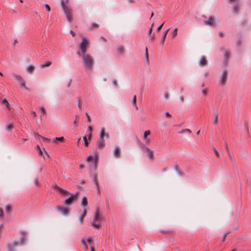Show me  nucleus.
Segmentation results:
<instances>
[{
    "label": "nucleus",
    "instance_id": "f257e3e1",
    "mask_svg": "<svg viewBox=\"0 0 251 251\" xmlns=\"http://www.w3.org/2000/svg\"><path fill=\"white\" fill-rule=\"evenodd\" d=\"M103 220V216L100 212L99 208H96L94 213V216L91 225L95 228H99L101 226V224Z\"/></svg>",
    "mask_w": 251,
    "mask_h": 251
},
{
    "label": "nucleus",
    "instance_id": "f03ea898",
    "mask_svg": "<svg viewBox=\"0 0 251 251\" xmlns=\"http://www.w3.org/2000/svg\"><path fill=\"white\" fill-rule=\"evenodd\" d=\"M22 236L21 238L18 241H14L6 245L7 251H16V248L17 246L22 245L25 243V234L24 232H22Z\"/></svg>",
    "mask_w": 251,
    "mask_h": 251
},
{
    "label": "nucleus",
    "instance_id": "7ed1b4c3",
    "mask_svg": "<svg viewBox=\"0 0 251 251\" xmlns=\"http://www.w3.org/2000/svg\"><path fill=\"white\" fill-rule=\"evenodd\" d=\"M83 63L85 67L89 70H92L94 64V60L93 57L89 54H81Z\"/></svg>",
    "mask_w": 251,
    "mask_h": 251
},
{
    "label": "nucleus",
    "instance_id": "20e7f679",
    "mask_svg": "<svg viewBox=\"0 0 251 251\" xmlns=\"http://www.w3.org/2000/svg\"><path fill=\"white\" fill-rule=\"evenodd\" d=\"M68 1V0H61V4L62 7L64 10L68 21L71 23L73 21V19L72 18V9L67 7L65 4V3H67Z\"/></svg>",
    "mask_w": 251,
    "mask_h": 251
},
{
    "label": "nucleus",
    "instance_id": "39448f33",
    "mask_svg": "<svg viewBox=\"0 0 251 251\" xmlns=\"http://www.w3.org/2000/svg\"><path fill=\"white\" fill-rule=\"evenodd\" d=\"M12 76L16 81L19 82L22 88H24L26 90H28V88L25 85V79L20 75L17 74L16 73H13Z\"/></svg>",
    "mask_w": 251,
    "mask_h": 251
},
{
    "label": "nucleus",
    "instance_id": "423d86ee",
    "mask_svg": "<svg viewBox=\"0 0 251 251\" xmlns=\"http://www.w3.org/2000/svg\"><path fill=\"white\" fill-rule=\"evenodd\" d=\"M89 45V41L87 38L83 37L82 41L79 45L81 50V54H84L86 53V49Z\"/></svg>",
    "mask_w": 251,
    "mask_h": 251
},
{
    "label": "nucleus",
    "instance_id": "0eeeda50",
    "mask_svg": "<svg viewBox=\"0 0 251 251\" xmlns=\"http://www.w3.org/2000/svg\"><path fill=\"white\" fill-rule=\"evenodd\" d=\"M227 1L229 3L234 4L232 12L234 13H238L240 8L239 0H227Z\"/></svg>",
    "mask_w": 251,
    "mask_h": 251
},
{
    "label": "nucleus",
    "instance_id": "6e6552de",
    "mask_svg": "<svg viewBox=\"0 0 251 251\" xmlns=\"http://www.w3.org/2000/svg\"><path fill=\"white\" fill-rule=\"evenodd\" d=\"M227 71L226 70H224L221 75L220 79H219V84L222 86H224L225 85L227 77Z\"/></svg>",
    "mask_w": 251,
    "mask_h": 251
},
{
    "label": "nucleus",
    "instance_id": "1a4fd4ad",
    "mask_svg": "<svg viewBox=\"0 0 251 251\" xmlns=\"http://www.w3.org/2000/svg\"><path fill=\"white\" fill-rule=\"evenodd\" d=\"M99 158L98 155L94 153L93 155H89L87 157V161L88 162H93L95 164V167L97 166V162Z\"/></svg>",
    "mask_w": 251,
    "mask_h": 251
},
{
    "label": "nucleus",
    "instance_id": "9d476101",
    "mask_svg": "<svg viewBox=\"0 0 251 251\" xmlns=\"http://www.w3.org/2000/svg\"><path fill=\"white\" fill-rule=\"evenodd\" d=\"M103 131L101 134H100V138L98 140L97 145L99 149H102L105 146V142L104 138H102Z\"/></svg>",
    "mask_w": 251,
    "mask_h": 251
},
{
    "label": "nucleus",
    "instance_id": "9b49d317",
    "mask_svg": "<svg viewBox=\"0 0 251 251\" xmlns=\"http://www.w3.org/2000/svg\"><path fill=\"white\" fill-rule=\"evenodd\" d=\"M76 195H72L69 198L65 200V204L66 205H69L71 203H73L76 199Z\"/></svg>",
    "mask_w": 251,
    "mask_h": 251
},
{
    "label": "nucleus",
    "instance_id": "f8f14e48",
    "mask_svg": "<svg viewBox=\"0 0 251 251\" xmlns=\"http://www.w3.org/2000/svg\"><path fill=\"white\" fill-rule=\"evenodd\" d=\"M54 189L64 196H67L68 195H69L70 194L69 192L62 189V188L58 186L57 185L54 186Z\"/></svg>",
    "mask_w": 251,
    "mask_h": 251
},
{
    "label": "nucleus",
    "instance_id": "ddd939ff",
    "mask_svg": "<svg viewBox=\"0 0 251 251\" xmlns=\"http://www.w3.org/2000/svg\"><path fill=\"white\" fill-rule=\"evenodd\" d=\"M55 209L62 213V215L66 216L69 213V210L68 209L65 208H62L59 206H57Z\"/></svg>",
    "mask_w": 251,
    "mask_h": 251
},
{
    "label": "nucleus",
    "instance_id": "4468645a",
    "mask_svg": "<svg viewBox=\"0 0 251 251\" xmlns=\"http://www.w3.org/2000/svg\"><path fill=\"white\" fill-rule=\"evenodd\" d=\"M113 155L117 158H118L121 156V150L119 147L115 148L113 151Z\"/></svg>",
    "mask_w": 251,
    "mask_h": 251
},
{
    "label": "nucleus",
    "instance_id": "2eb2a0df",
    "mask_svg": "<svg viewBox=\"0 0 251 251\" xmlns=\"http://www.w3.org/2000/svg\"><path fill=\"white\" fill-rule=\"evenodd\" d=\"M213 116L214 117V120L213 121V124L214 125H218V113L217 111H215L213 113Z\"/></svg>",
    "mask_w": 251,
    "mask_h": 251
},
{
    "label": "nucleus",
    "instance_id": "dca6fc26",
    "mask_svg": "<svg viewBox=\"0 0 251 251\" xmlns=\"http://www.w3.org/2000/svg\"><path fill=\"white\" fill-rule=\"evenodd\" d=\"M170 28H168L167 29V30H166L164 33H163V35L162 37V38L161 39V41H160V44L163 46L164 45V41L165 40V39H166V36L168 34V32Z\"/></svg>",
    "mask_w": 251,
    "mask_h": 251
},
{
    "label": "nucleus",
    "instance_id": "f3484780",
    "mask_svg": "<svg viewBox=\"0 0 251 251\" xmlns=\"http://www.w3.org/2000/svg\"><path fill=\"white\" fill-rule=\"evenodd\" d=\"M87 214V210L86 208H84L83 211L82 213V214L79 216V220L81 224L83 223V219L86 216Z\"/></svg>",
    "mask_w": 251,
    "mask_h": 251
},
{
    "label": "nucleus",
    "instance_id": "a211bd4d",
    "mask_svg": "<svg viewBox=\"0 0 251 251\" xmlns=\"http://www.w3.org/2000/svg\"><path fill=\"white\" fill-rule=\"evenodd\" d=\"M214 21L215 20L214 18L210 17L207 20L204 22V23L206 25H211L214 22Z\"/></svg>",
    "mask_w": 251,
    "mask_h": 251
},
{
    "label": "nucleus",
    "instance_id": "6ab92c4d",
    "mask_svg": "<svg viewBox=\"0 0 251 251\" xmlns=\"http://www.w3.org/2000/svg\"><path fill=\"white\" fill-rule=\"evenodd\" d=\"M151 134V131L150 130H146L144 133V139L145 140L146 143H149V140L148 139V136L150 135Z\"/></svg>",
    "mask_w": 251,
    "mask_h": 251
},
{
    "label": "nucleus",
    "instance_id": "aec40b11",
    "mask_svg": "<svg viewBox=\"0 0 251 251\" xmlns=\"http://www.w3.org/2000/svg\"><path fill=\"white\" fill-rule=\"evenodd\" d=\"M94 183L96 185V188L97 189V192L99 193L100 192L99 181H98V179L97 175L96 174L94 175Z\"/></svg>",
    "mask_w": 251,
    "mask_h": 251
},
{
    "label": "nucleus",
    "instance_id": "412c9836",
    "mask_svg": "<svg viewBox=\"0 0 251 251\" xmlns=\"http://www.w3.org/2000/svg\"><path fill=\"white\" fill-rule=\"evenodd\" d=\"M35 70V67L33 65H29L26 68V71L29 73H32Z\"/></svg>",
    "mask_w": 251,
    "mask_h": 251
},
{
    "label": "nucleus",
    "instance_id": "4be33fe9",
    "mask_svg": "<svg viewBox=\"0 0 251 251\" xmlns=\"http://www.w3.org/2000/svg\"><path fill=\"white\" fill-rule=\"evenodd\" d=\"M206 64V60L204 57H202L200 61L199 65L201 66H204Z\"/></svg>",
    "mask_w": 251,
    "mask_h": 251
},
{
    "label": "nucleus",
    "instance_id": "5701e85b",
    "mask_svg": "<svg viewBox=\"0 0 251 251\" xmlns=\"http://www.w3.org/2000/svg\"><path fill=\"white\" fill-rule=\"evenodd\" d=\"M81 205L85 208V207L87 205V199L86 197H84L81 201Z\"/></svg>",
    "mask_w": 251,
    "mask_h": 251
},
{
    "label": "nucleus",
    "instance_id": "b1692460",
    "mask_svg": "<svg viewBox=\"0 0 251 251\" xmlns=\"http://www.w3.org/2000/svg\"><path fill=\"white\" fill-rule=\"evenodd\" d=\"M124 48L123 46H119L117 48V52L119 54H123L124 53Z\"/></svg>",
    "mask_w": 251,
    "mask_h": 251
},
{
    "label": "nucleus",
    "instance_id": "393cba45",
    "mask_svg": "<svg viewBox=\"0 0 251 251\" xmlns=\"http://www.w3.org/2000/svg\"><path fill=\"white\" fill-rule=\"evenodd\" d=\"M132 104L134 107H135L136 109H138L137 106L136 105V96L134 95L133 97L132 100Z\"/></svg>",
    "mask_w": 251,
    "mask_h": 251
},
{
    "label": "nucleus",
    "instance_id": "a878e982",
    "mask_svg": "<svg viewBox=\"0 0 251 251\" xmlns=\"http://www.w3.org/2000/svg\"><path fill=\"white\" fill-rule=\"evenodd\" d=\"M64 138L63 137H56L55 138L52 139V142L54 143H56V141H59V142H63Z\"/></svg>",
    "mask_w": 251,
    "mask_h": 251
},
{
    "label": "nucleus",
    "instance_id": "bb28decb",
    "mask_svg": "<svg viewBox=\"0 0 251 251\" xmlns=\"http://www.w3.org/2000/svg\"><path fill=\"white\" fill-rule=\"evenodd\" d=\"M2 103L3 104H4L9 110H10V104L8 103V102L6 99H3L2 100Z\"/></svg>",
    "mask_w": 251,
    "mask_h": 251
},
{
    "label": "nucleus",
    "instance_id": "cd10ccee",
    "mask_svg": "<svg viewBox=\"0 0 251 251\" xmlns=\"http://www.w3.org/2000/svg\"><path fill=\"white\" fill-rule=\"evenodd\" d=\"M51 64V62L48 61L46 63H45V64H41L40 65V68H45V67H49Z\"/></svg>",
    "mask_w": 251,
    "mask_h": 251
},
{
    "label": "nucleus",
    "instance_id": "c85d7f7f",
    "mask_svg": "<svg viewBox=\"0 0 251 251\" xmlns=\"http://www.w3.org/2000/svg\"><path fill=\"white\" fill-rule=\"evenodd\" d=\"M103 131V136H102V138H104V137H106L107 138H109V135L108 133H106L105 132V130H104V128H101V130H100V134H101L102 133V132Z\"/></svg>",
    "mask_w": 251,
    "mask_h": 251
},
{
    "label": "nucleus",
    "instance_id": "c756f323",
    "mask_svg": "<svg viewBox=\"0 0 251 251\" xmlns=\"http://www.w3.org/2000/svg\"><path fill=\"white\" fill-rule=\"evenodd\" d=\"M4 219V215L3 211V209L1 208H0V219L1 221H3Z\"/></svg>",
    "mask_w": 251,
    "mask_h": 251
},
{
    "label": "nucleus",
    "instance_id": "7c9ffc66",
    "mask_svg": "<svg viewBox=\"0 0 251 251\" xmlns=\"http://www.w3.org/2000/svg\"><path fill=\"white\" fill-rule=\"evenodd\" d=\"M81 242H82V245H83V246L84 247L85 250H86V251L88 250V246L87 245L85 239H82Z\"/></svg>",
    "mask_w": 251,
    "mask_h": 251
},
{
    "label": "nucleus",
    "instance_id": "2f4dec72",
    "mask_svg": "<svg viewBox=\"0 0 251 251\" xmlns=\"http://www.w3.org/2000/svg\"><path fill=\"white\" fill-rule=\"evenodd\" d=\"M208 90L207 88H203L202 90V94L204 97H206L207 95Z\"/></svg>",
    "mask_w": 251,
    "mask_h": 251
},
{
    "label": "nucleus",
    "instance_id": "473e14b6",
    "mask_svg": "<svg viewBox=\"0 0 251 251\" xmlns=\"http://www.w3.org/2000/svg\"><path fill=\"white\" fill-rule=\"evenodd\" d=\"M148 156L150 159H152L154 157L153 151H149L148 154Z\"/></svg>",
    "mask_w": 251,
    "mask_h": 251
},
{
    "label": "nucleus",
    "instance_id": "72a5a7b5",
    "mask_svg": "<svg viewBox=\"0 0 251 251\" xmlns=\"http://www.w3.org/2000/svg\"><path fill=\"white\" fill-rule=\"evenodd\" d=\"M12 210V207L10 204H7L5 206V210L7 212H11Z\"/></svg>",
    "mask_w": 251,
    "mask_h": 251
},
{
    "label": "nucleus",
    "instance_id": "f704fd0d",
    "mask_svg": "<svg viewBox=\"0 0 251 251\" xmlns=\"http://www.w3.org/2000/svg\"><path fill=\"white\" fill-rule=\"evenodd\" d=\"M177 28H175L174 29L173 34L172 36V37L173 38H174L177 35Z\"/></svg>",
    "mask_w": 251,
    "mask_h": 251
},
{
    "label": "nucleus",
    "instance_id": "c9c22d12",
    "mask_svg": "<svg viewBox=\"0 0 251 251\" xmlns=\"http://www.w3.org/2000/svg\"><path fill=\"white\" fill-rule=\"evenodd\" d=\"M230 233V231H227L226 232L224 235H223V239H222V241L223 242H224L226 239V236Z\"/></svg>",
    "mask_w": 251,
    "mask_h": 251
},
{
    "label": "nucleus",
    "instance_id": "e433bc0d",
    "mask_svg": "<svg viewBox=\"0 0 251 251\" xmlns=\"http://www.w3.org/2000/svg\"><path fill=\"white\" fill-rule=\"evenodd\" d=\"M79 120V118L77 116L75 117V119L74 122V125L75 126H78V121Z\"/></svg>",
    "mask_w": 251,
    "mask_h": 251
},
{
    "label": "nucleus",
    "instance_id": "4c0bfd02",
    "mask_svg": "<svg viewBox=\"0 0 251 251\" xmlns=\"http://www.w3.org/2000/svg\"><path fill=\"white\" fill-rule=\"evenodd\" d=\"M34 135L35 138H36L37 139H40V138H42V136H41L40 135H39L38 133L35 132L34 133Z\"/></svg>",
    "mask_w": 251,
    "mask_h": 251
},
{
    "label": "nucleus",
    "instance_id": "58836bf2",
    "mask_svg": "<svg viewBox=\"0 0 251 251\" xmlns=\"http://www.w3.org/2000/svg\"><path fill=\"white\" fill-rule=\"evenodd\" d=\"M37 148L38 151L39 155L41 156L43 154V151H42V150L41 149V148L39 145L37 146Z\"/></svg>",
    "mask_w": 251,
    "mask_h": 251
},
{
    "label": "nucleus",
    "instance_id": "ea45409f",
    "mask_svg": "<svg viewBox=\"0 0 251 251\" xmlns=\"http://www.w3.org/2000/svg\"><path fill=\"white\" fill-rule=\"evenodd\" d=\"M83 139L84 142V145L85 147H87L88 146V142L87 141V137L86 136H84L83 137Z\"/></svg>",
    "mask_w": 251,
    "mask_h": 251
},
{
    "label": "nucleus",
    "instance_id": "a19ab883",
    "mask_svg": "<svg viewBox=\"0 0 251 251\" xmlns=\"http://www.w3.org/2000/svg\"><path fill=\"white\" fill-rule=\"evenodd\" d=\"M155 39V36L153 34H151L150 36V40L151 42H153Z\"/></svg>",
    "mask_w": 251,
    "mask_h": 251
},
{
    "label": "nucleus",
    "instance_id": "79ce46f5",
    "mask_svg": "<svg viewBox=\"0 0 251 251\" xmlns=\"http://www.w3.org/2000/svg\"><path fill=\"white\" fill-rule=\"evenodd\" d=\"M39 110L41 111V112L42 113H43V114H46V110H45V108L44 107H43V106L40 107Z\"/></svg>",
    "mask_w": 251,
    "mask_h": 251
},
{
    "label": "nucleus",
    "instance_id": "37998d69",
    "mask_svg": "<svg viewBox=\"0 0 251 251\" xmlns=\"http://www.w3.org/2000/svg\"><path fill=\"white\" fill-rule=\"evenodd\" d=\"M86 241L89 243V244H91L93 242V240L92 237H89L86 239Z\"/></svg>",
    "mask_w": 251,
    "mask_h": 251
},
{
    "label": "nucleus",
    "instance_id": "c03bdc74",
    "mask_svg": "<svg viewBox=\"0 0 251 251\" xmlns=\"http://www.w3.org/2000/svg\"><path fill=\"white\" fill-rule=\"evenodd\" d=\"M85 115L86 116V117L87 118V122L89 123H90L91 122V118H90L89 115L88 114V113L87 112H86Z\"/></svg>",
    "mask_w": 251,
    "mask_h": 251
},
{
    "label": "nucleus",
    "instance_id": "a18cd8bd",
    "mask_svg": "<svg viewBox=\"0 0 251 251\" xmlns=\"http://www.w3.org/2000/svg\"><path fill=\"white\" fill-rule=\"evenodd\" d=\"M44 6H45V8L46 9V10L48 12H50V6L48 4H45L44 5Z\"/></svg>",
    "mask_w": 251,
    "mask_h": 251
},
{
    "label": "nucleus",
    "instance_id": "49530a36",
    "mask_svg": "<svg viewBox=\"0 0 251 251\" xmlns=\"http://www.w3.org/2000/svg\"><path fill=\"white\" fill-rule=\"evenodd\" d=\"M12 128H13V126H12V125L9 124V125H8L7 126V128H6V129H7V130H11L12 129Z\"/></svg>",
    "mask_w": 251,
    "mask_h": 251
},
{
    "label": "nucleus",
    "instance_id": "de8ad7c7",
    "mask_svg": "<svg viewBox=\"0 0 251 251\" xmlns=\"http://www.w3.org/2000/svg\"><path fill=\"white\" fill-rule=\"evenodd\" d=\"M34 184L36 186H38L39 185V182L37 178L34 179Z\"/></svg>",
    "mask_w": 251,
    "mask_h": 251
},
{
    "label": "nucleus",
    "instance_id": "09e8293b",
    "mask_svg": "<svg viewBox=\"0 0 251 251\" xmlns=\"http://www.w3.org/2000/svg\"><path fill=\"white\" fill-rule=\"evenodd\" d=\"M31 116H32V117H33V118H35V117H36V112H35V111H32L31 112Z\"/></svg>",
    "mask_w": 251,
    "mask_h": 251
},
{
    "label": "nucleus",
    "instance_id": "8fccbe9b",
    "mask_svg": "<svg viewBox=\"0 0 251 251\" xmlns=\"http://www.w3.org/2000/svg\"><path fill=\"white\" fill-rule=\"evenodd\" d=\"M153 24H152L151 25V28H150L149 31H148V34L149 35H151V32H152V27H153Z\"/></svg>",
    "mask_w": 251,
    "mask_h": 251
},
{
    "label": "nucleus",
    "instance_id": "3c124183",
    "mask_svg": "<svg viewBox=\"0 0 251 251\" xmlns=\"http://www.w3.org/2000/svg\"><path fill=\"white\" fill-rule=\"evenodd\" d=\"M78 100V106L79 109L81 108V105H80V98L79 97H78L77 98Z\"/></svg>",
    "mask_w": 251,
    "mask_h": 251
},
{
    "label": "nucleus",
    "instance_id": "603ef678",
    "mask_svg": "<svg viewBox=\"0 0 251 251\" xmlns=\"http://www.w3.org/2000/svg\"><path fill=\"white\" fill-rule=\"evenodd\" d=\"M145 52H146V57L147 59L148 60L149 57H148V48H147V47L146 48Z\"/></svg>",
    "mask_w": 251,
    "mask_h": 251
},
{
    "label": "nucleus",
    "instance_id": "864d4df0",
    "mask_svg": "<svg viewBox=\"0 0 251 251\" xmlns=\"http://www.w3.org/2000/svg\"><path fill=\"white\" fill-rule=\"evenodd\" d=\"M214 151L215 153V154L216 155V156L218 157H219L220 156V155H219V152H218V151L215 149H214Z\"/></svg>",
    "mask_w": 251,
    "mask_h": 251
},
{
    "label": "nucleus",
    "instance_id": "5fc2aeb1",
    "mask_svg": "<svg viewBox=\"0 0 251 251\" xmlns=\"http://www.w3.org/2000/svg\"><path fill=\"white\" fill-rule=\"evenodd\" d=\"M98 27V25L97 24L93 23L92 24V28H97Z\"/></svg>",
    "mask_w": 251,
    "mask_h": 251
},
{
    "label": "nucleus",
    "instance_id": "6e6d98bb",
    "mask_svg": "<svg viewBox=\"0 0 251 251\" xmlns=\"http://www.w3.org/2000/svg\"><path fill=\"white\" fill-rule=\"evenodd\" d=\"M164 23H163L162 24H161L160 26H159L156 29V31H159L162 28L163 25Z\"/></svg>",
    "mask_w": 251,
    "mask_h": 251
},
{
    "label": "nucleus",
    "instance_id": "4d7b16f0",
    "mask_svg": "<svg viewBox=\"0 0 251 251\" xmlns=\"http://www.w3.org/2000/svg\"><path fill=\"white\" fill-rule=\"evenodd\" d=\"M165 115L168 118H170L171 117V114L168 112H165Z\"/></svg>",
    "mask_w": 251,
    "mask_h": 251
},
{
    "label": "nucleus",
    "instance_id": "13d9d810",
    "mask_svg": "<svg viewBox=\"0 0 251 251\" xmlns=\"http://www.w3.org/2000/svg\"><path fill=\"white\" fill-rule=\"evenodd\" d=\"M41 139H42L44 141H49L50 140V139H49V138H45V137H43V136H42Z\"/></svg>",
    "mask_w": 251,
    "mask_h": 251
},
{
    "label": "nucleus",
    "instance_id": "bf43d9fd",
    "mask_svg": "<svg viewBox=\"0 0 251 251\" xmlns=\"http://www.w3.org/2000/svg\"><path fill=\"white\" fill-rule=\"evenodd\" d=\"M229 158L231 162H234L235 160L233 157H232V156L229 154Z\"/></svg>",
    "mask_w": 251,
    "mask_h": 251
},
{
    "label": "nucleus",
    "instance_id": "052dcab7",
    "mask_svg": "<svg viewBox=\"0 0 251 251\" xmlns=\"http://www.w3.org/2000/svg\"><path fill=\"white\" fill-rule=\"evenodd\" d=\"M70 33L71 34V35H72L73 37H74L75 35V32L73 31V30L70 31Z\"/></svg>",
    "mask_w": 251,
    "mask_h": 251
},
{
    "label": "nucleus",
    "instance_id": "680f3d73",
    "mask_svg": "<svg viewBox=\"0 0 251 251\" xmlns=\"http://www.w3.org/2000/svg\"><path fill=\"white\" fill-rule=\"evenodd\" d=\"M144 149H145L147 151H148V152H149V151H151L150 149L149 148H148V147H145H145H144Z\"/></svg>",
    "mask_w": 251,
    "mask_h": 251
},
{
    "label": "nucleus",
    "instance_id": "e2e57ef3",
    "mask_svg": "<svg viewBox=\"0 0 251 251\" xmlns=\"http://www.w3.org/2000/svg\"><path fill=\"white\" fill-rule=\"evenodd\" d=\"M112 82H113V85H114V86H117V81H116V80H115V79H114V80H113Z\"/></svg>",
    "mask_w": 251,
    "mask_h": 251
},
{
    "label": "nucleus",
    "instance_id": "0e129e2a",
    "mask_svg": "<svg viewBox=\"0 0 251 251\" xmlns=\"http://www.w3.org/2000/svg\"><path fill=\"white\" fill-rule=\"evenodd\" d=\"M179 99L180 100L183 102V100H184V97L183 96H181L180 97H179Z\"/></svg>",
    "mask_w": 251,
    "mask_h": 251
},
{
    "label": "nucleus",
    "instance_id": "69168bd1",
    "mask_svg": "<svg viewBox=\"0 0 251 251\" xmlns=\"http://www.w3.org/2000/svg\"><path fill=\"white\" fill-rule=\"evenodd\" d=\"M90 251H95V248L92 246H91L90 247Z\"/></svg>",
    "mask_w": 251,
    "mask_h": 251
},
{
    "label": "nucleus",
    "instance_id": "338daca9",
    "mask_svg": "<svg viewBox=\"0 0 251 251\" xmlns=\"http://www.w3.org/2000/svg\"><path fill=\"white\" fill-rule=\"evenodd\" d=\"M185 132H188L189 133H191V131L190 129H185Z\"/></svg>",
    "mask_w": 251,
    "mask_h": 251
},
{
    "label": "nucleus",
    "instance_id": "774afa93",
    "mask_svg": "<svg viewBox=\"0 0 251 251\" xmlns=\"http://www.w3.org/2000/svg\"><path fill=\"white\" fill-rule=\"evenodd\" d=\"M100 38L104 42H106L107 40L103 37L101 36Z\"/></svg>",
    "mask_w": 251,
    "mask_h": 251
}]
</instances>
